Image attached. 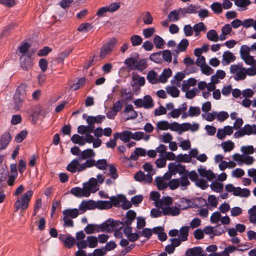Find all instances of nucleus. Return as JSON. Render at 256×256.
Segmentation results:
<instances>
[{"label":"nucleus","mask_w":256,"mask_h":256,"mask_svg":"<svg viewBox=\"0 0 256 256\" xmlns=\"http://www.w3.org/2000/svg\"><path fill=\"white\" fill-rule=\"evenodd\" d=\"M26 84H21L16 88L13 96L14 109L16 110H20L23 106L24 102L26 98Z\"/></svg>","instance_id":"1"},{"label":"nucleus","mask_w":256,"mask_h":256,"mask_svg":"<svg viewBox=\"0 0 256 256\" xmlns=\"http://www.w3.org/2000/svg\"><path fill=\"white\" fill-rule=\"evenodd\" d=\"M80 210L77 208H68L64 210L62 213L63 226L64 227L72 228L74 226L72 218H75L80 214Z\"/></svg>","instance_id":"2"},{"label":"nucleus","mask_w":256,"mask_h":256,"mask_svg":"<svg viewBox=\"0 0 256 256\" xmlns=\"http://www.w3.org/2000/svg\"><path fill=\"white\" fill-rule=\"evenodd\" d=\"M33 194L32 190H28L21 197L17 199L14 204L15 212H18L20 209L22 210H26L28 206L29 202Z\"/></svg>","instance_id":"3"},{"label":"nucleus","mask_w":256,"mask_h":256,"mask_svg":"<svg viewBox=\"0 0 256 256\" xmlns=\"http://www.w3.org/2000/svg\"><path fill=\"white\" fill-rule=\"evenodd\" d=\"M230 72L235 74L234 79L236 81L244 80L246 76V68L242 66V64H232L230 66Z\"/></svg>","instance_id":"4"},{"label":"nucleus","mask_w":256,"mask_h":256,"mask_svg":"<svg viewBox=\"0 0 256 256\" xmlns=\"http://www.w3.org/2000/svg\"><path fill=\"white\" fill-rule=\"evenodd\" d=\"M254 134H256V125L246 124L242 128L234 132V136L236 138H238L245 135L250 136Z\"/></svg>","instance_id":"5"},{"label":"nucleus","mask_w":256,"mask_h":256,"mask_svg":"<svg viewBox=\"0 0 256 256\" xmlns=\"http://www.w3.org/2000/svg\"><path fill=\"white\" fill-rule=\"evenodd\" d=\"M117 40L115 38H113L111 39L109 42L106 44L104 45L100 52V58L101 59H103L106 56L110 54V52L112 50L114 46L116 44Z\"/></svg>","instance_id":"6"},{"label":"nucleus","mask_w":256,"mask_h":256,"mask_svg":"<svg viewBox=\"0 0 256 256\" xmlns=\"http://www.w3.org/2000/svg\"><path fill=\"white\" fill-rule=\"evenodd\" d=\"M168 168L170 172L173 175H175L176 173L182 175L187 172L184 166L180 164H176L175 162L170 163L168 166Z\"/></svg>","instance_id":"7"},{"label":"nucleus","mask_w":256,"mask_h":256,"mask_svg":"<svg viewBox=\"0 0 256 256\" xmlns=\"http://www.w3.org/2000/svg\"><path fill=\"white\" fill-rule=\"evenodd\" d=\"M134 178L136 181L143 184H150L152 181L151 174H145L142 170H139L134 174Z\"/></svg>","instance_id":"8"},{"label":"nucleus","mask_w":256,"mask_h":256,"mask_svg":"<svg viewBox=\"0 0 256 256\" xmlns=\"http://www.w3.org/2000/svg\"><path fill=\"white\" fill-rule=\"evenodd\" d=\"M96 208V202L93 200H82L78 206L80 214L84 213L86 210Z\"/></svg>","instance_id":"9"},{"label":"nucleus","mask_w":256,"mask_h":256,"mask_svg":"<svg viewBox=\"0 0 256 256\" xmlns=\"http://www.w3.org/2000/svg\"><path fill=\"white\" fill-rule=\"evenodd\" d=\"M200 6L196 4H190L187 7L179 8V12L182 17H185L186 14H196L198 10L200 9Z\"/></svg>","instance_id":"10"},{"label":"nucleus","mask_w":256,"mask_h":256,"mask_svg":"<svg viewBox=\"0 0 256 256\" xmlns=\"http://www.w3.org/2000/svg\"><path fill=\"white\" fill-rule=\"evenodd\" d=\"M20 64L24 70H28L33 65L31 57L29 56L23 55L20 58Z\"/></svg>","instance_id":"11"},{"label":"nucleus","mask_w":256,"mask_h":256,"mask_svg":"<svg viewBox=\"0 0 256 256\" xmlns=\"http://www.w3.org/2000/svg\"><path fill=\"white\" fill-rule=\"evenodd\" d=\"M131 134L132 132L130 131L126 130L122 132L115 133L114 134V140L120 138L124 142H128L131 138Z\"/></svg>","instance_id":"12"},{"label":"nucleus","mask_w":256,"mask_h":256,"mask_svg":"<svg viewBox=\"0 0 256 256\" xmlns=\"http://www.w3.org/2000/svg\"><path fill=\"white\" fill-rule=\"evenodd\" d=\"M12 139V136L10 132H5L2 134L0 138V151L5 149Z\"/></svg>","instance_id":"13"},{"label":"nucleus","mask_w":256,"mask_h":256,"mask_svg":"<svg viewBox=\"0 0 256 256\" xmlns=\"http://www.w3.org/2000/svg\"><path fill=\"white\" fill-rule=\"evenodd\" d=\"M122 112L124 114H129L126 120L134 119L138 116L137 112L134 110L133 106L131 104L127 105Z\"/></svg>","instance_id":"14"},{"label":"nucleus","mask_w":256,"mask_h":256,"mask_svg":"<svg viewBox=\"0 0 256 256\" xmlns=\"http://www.w3.org/2000/svg\"><path fill=\"white\" fill-rule=\"evenodd\" d=\"M180 213V209L176 206H166L162 208V214L164 216L172 215L176 216L178 215Z\"/></svg>","instance_id":"15"},{"label":"nucleus","mask_w":256,"mask_h":256,"mask_svg":"<svg viewBox=\"0 0 256 256\" xmlns=\"http://www.w3.org/2000/svg\"><path fill=\"white\" fill-rule=\"evenodd\" d=\"M136 218V212L133 210H129L126 215L125 220H123L125 225H131Z\"/></svg>","instance_id":"16"},{"label":"nucleus","mask_w":256,"mask_h":256,"mask_svg":"<svg viewBox=\"0 0 256 256\" xmlns=\"http://www.w3.org/2000/svg\"><path fill=\"white\" fill-rule=\"evenodd\" d=\"M96 154L94 150L90 148H87L81 152L78 158L80 160H86L92 158L95 156Z\"/></svg>","instance_id":"17"},{"label":"nucleus","mask_w":256,"mask_h":256,"mask_svg":"<svg viewBox=\"0 0 256 256\" xmlns=\"http://www.w3.org/2000/svg\"><path fill=\"white\" fill-rule=\"evenodd\" d=\"M80 160L78 158L74 159L67 166L66 170L72 174L77 172L78 166L79 165V161Z\"/></svg>","instance_id":"18"},{"label":"nucleus","mask_w":256,"mask_h":256,"mask_svg":"<svg viewBox=\"0 0 256 256\" xmlns=\"http://www.w3.org/2000/svg\"><path fill=\"white\" fill-rule=\"evenodd\" d=\"M198 172L202 176L206 178L210 181L214 178V174L210 170H206V168H200L198 169Z\"/></svg>","instance_id":"19"},{"label":"nucleus","mask_w":256,"mask_h":256,"mask_svg":"<svg viewBox=\"0 0 256 256\" xmlns=\"http://www.w3.org/2000/svg\"><path fill=\"white\" fill-rule=\"evenodd\" d=\"M125 198V196L122 194H118L116 196H112L110 198V202L112 206L118 207L120 206V203Z\"/></svg>","instance_id":"20"},{"label":"nucleus","mask_w":256,"mask_h":256,"mask_svg":"<svg viewBox=\"0 0 256 256\" xmlns=\"http://www.w3.org/2000/svg\"><path fill=\"white\" fill-rule=\"evenodd\" d=\"M84 231L87 234H93L94 232H100V226L95 224H88L84 228Z\"/></svg>","instance_id":"21"},{"label":"nucleus","mask_w":256,"mask_h":256,"mask_svg":"<svg viewBox=\"0 0 256 256\" xmlns=\"http://www.w3.org/2000/svg\"><path fill=\"white\" fill-rule=\"evenodd\" d=\"M112 218H108L100 226V232L110 231L112 230Z\"/></svg>","instance_id":"22"},{"label":"nucleus","mask_w":256,"mask_h":256,"mask_svg":"<svg viewBox=\"0 0 256 256\" xmlns=\"http://www.w3.org/2000/svg\"><path fill=\"white\" fill-rule=\"evenodd\" d=\"M147 62L146 59H141L138 61L135 64L134 68H132V70H137L140 72H142L146 68Z\"/></svg>","instance_id":"23"},{"label":"nucleus","mask_w":256,"mask_h":256,"mask_svg":"<svg viewBox=\"0 0 256 256\" xmlns=\"http://www.w3.org/2000/svg\"><path fill=\"white\" fill-rule=\"evenodd\" d=\"M188 231L189 228L187 226H182L180 228L178 238H180L182 242L186 241L188 240Z\"/></svg>","instance_id":"24"},{"label":"nucleus","mask_w":256,"mask_h":256,"mask_svg":"<svg viewBox=\"0 0 256 256\" xmlns=\"http://www.w3.org/2000/svg\"><path fill=\"white\" fill-rule=\"evenodd\" d=\"M149 58L155 63L158 64L162 63L161 51L151 54L149 56Z\"/></svg>","instance_id":"25"},{"label":"nucleus","mask_w":256,"mask_h":256,"mask_svg":"<svg viewBox=\"0 0 256 256\" xmlns=\"http://www.w3.org/2000/svg\"><path fill=\"white\" fill-rule=\"evenodd\" d=\"M166 90L167 93L173 98H178L180 95V90L176 86H167Z\"/></svg>","instance_id":"26"},{"label":"nucleus","mask_w":256,"mask_h":256,"mask_svg":"<svg viewBox=\"0 0 256 256\" xmlns=\"http://www.w3.org/2000/svg\"><path fill=\"white\" fill-rule=\"evenodd\" d=\"M112 208V204L109 201L98 200L96 202V208L100 210L109 209Z\"/></svg>","instance_id":"27"},{"label":"nucleus","mask_w":256,"mask_h":256,"mask_svg":"<svg viewBox=\"0 0 256 256\" xmlns=\"http://www.w3.org/2000/svg\"><path fill=\"white\" fill-rule=\"evenodd\" d=\"M184 77L185 74L184 73L182 72H178L174 76V80H171V83L177 86H180V82L184 78Z\"/></svg>","instance_id":"28"},{"label":"nucleus","mask_w":256,"mask_h":256,"mask_svg":"<svg viewBox=\"0 0 256 256\" xmlns=\"http://www.w3.org/2000/svg\"><path fill=\"white\" fill-rule=\"evenodd\" d=\"M162 52V62H164L170 63L172 60V54L171 52L168 50H166Z\"/></svg>","instance_id":"29"},{"label":"nucleus","mask_w":256,"mask_h":256,"mask_svg":"<svg viewBox=\"0 0 256 256\" xmlns=\"http://www.w3.org/2000/svg\"><path fill=\"white\" fill-rule=\"evenodd\" d=\"M202 253V248L195 247L188 249L186 252V256H198Z\"/></svg>","instance_id":"30"},{"label":"nucleus","mask_w":256,"mask_h":256,"mask_svg":"<svg viewBox=\"0 0 256 256\" xmlns=\"http://www.w3.org/2000/svg\"><path fill=\"white\" fill-rule=\"evenodd\" d=\"M221 146L224 152H229L234 149V144L232 142L228 140L222 142Z\"/></svg>","instance_id":"31"},{"label":"nucleus","mask_w":256,"mask_h":256,"mask_svg":"<svg viewBox=\"0 0 256 256\" xmlns=\"http://www.w3.org/2000/svg\"><path fill=\"white\" fill-rule=\"evenodd\" d=\"M163 179L160 176H157L155 178V182L159 190H164L168 187V184L164 182Z\"/></svg>","instance_id":"32"},{"label":"nucleus","mask_w":256,"mask_h":256,"mask_svg":"<svg viewBox=\"0 0 256 256\" xmlns=\"http://www.w3.org/2000/svg\"><path fill=\"white\" fill-rule=\"evenodd\" d=\"M71 140L74 144L82 146L84 145V137L78 134H74L71 138Z\"/></svg>","instance_id":"33"},{"label":"nucleus","mask_w":256,"mask_h":256,"mask_svg":"<svg viewBox=\"0 0 256 256\" xmlns=\"http://www.w3.org/2000/svg\"><path fill=\"white\" fill-rule=\"evenodd\" d=\"M130 40L132 46H140L142 42V38L140 36L136 34H134L130 38Z\"/></svg>","instance_id":"34"},{"label":"nucleus","mask_w":256,"mask_h":256,"mask_svg":"<svg viewBox=\"0 0 256 256\" xmlns=\"http://www.w3.org/2000/svg\"><path fill=\"white\" fill-rule=\"evenodd\" d=\"M193 30L195 32V36H198L201 31H206V28L202 22H200L195 24L193 26Z\"/></svg>","instance_id":"35"},{"label":"nucleus","mask_w":256,"mask_h":256,"mask_svg":"<svg viewBox=\"0 0 256 256\" xmlns=\"http://www.w3.org/2000/svg\"><path fill=\"white\" fill-rule=\"evenodd\" d=\"M206 37L208 40L212 42H218V37L216 30H210L206 34Z\"/></svg>","instance_id":"36"},{"label":"nucleus","mask_w":256,"mask_h":256,"mask_svg":"<svg viewBox=\"0 0 256 256\" xmlns=\"http://www.w3.org/2000/svg\"><path fill=\"white\" fill-rule=\"evenodd\" d=\"M154 42L157 48H162L164 44L163 38L158 35H156L154 38Z\"/></svg>","instance_id":"37"},{"label":"nucleus","mask_w":256,"mask_h":256,"mask_svg":"<svg viewBox=\"0 0 256 256\" xmlns=\"http://www.w3.org/2000/svg\"><path fill=\"white\" fill-rule=\"evenodd\" d=\"M70 192L78 198L84 196V192L82 188L80 187H74L71 188Z\"/></svg>","instance_id":"38"},{"label":"nucleus","mask_w":256,"mask_h":256,"mask_svg":"<svg viewBox=\"0 0 256 256\" xmlns=\"http://www.w3.org/2000/svg\"><path fill=\"white\" fill-rule=\"evenodd\" d=\"M210 8L214 14H220L222 12V4L218 2H213L210 5Z\"/></svg>","instance_id":"39"},{"label":"nucleus","mask_w":256,"mask_h":256,"mask_svg":"<svg viewBox=\"0 0 256 256\" xmlns=\"http://www.w3.org/2000/svg\"><path fill=\"white\" fill-rule=\"evenodd\" d=\"M144 108H152L154 106V102L152 97L147 95L144 96Z\"/></svg>","instance_id":"40"},{"label":"nucleus","mask_w":256,"mask_h":256,"mask_svg":"<svg viewBox=\"0 0 256 256\" xmlns=\"http://www.w3.org/2000/svg\"><path fill=\"white\" fill-rule=\"evenodd\" d=\"M156 76L157 74L156 72L152 70L148 72L146 78L152 84H156L158 82Z\"/></svg>","instance_id":"41"},{"label":"nucleus","mask_w":256,"mask_h":256,"mask_svg":"<svg viewBox=\"0 0 256 256\" xmlns=\"http://www.w3.org/2000/svg\"><path fill=\"white\" fill-rule=\"evenodd\" d=\"M223 60L226 62L227 64H229L230 62H234L236 58L234 54L229 51L225 52L222 55Z\"/></svg>","instance_id":"42"},{"label":"nucleus","mask_w":256,"mask_h":256,"mask_svg":"<svg viewBox=\"0 0 256 256\" xmlns=\"http://www.w3.org/2000/svg\"><path fill=\"white\" fill-rule=\"evenodd\" d=\"M210 187L213 191L217 192H221L223 190L224 185L222 183L215 182L210 185Z\"/></svg>","instance_id":"43"},{"label":"nucleus","mask_w":256,"mask_h":256,"mask_svg":"<svg viewBox=\"0 0 256 256\" xmlns=\"http://www.w3.org/2000/svg\"><path fill=\"white\" fill-rule=\"evenodd\" d=\"M179 14H180V12H179V8L178 10H173L171 11L168 16L169 20L171 22H176L178 20H179Z\"/></svg>","instance_id":"44"},{"label":"nucleus","mask_w":256,"mask_h":256,"mask_svg":"<svg viewBox=\"0 0 256 256\" xmlns=\"http://www.w3.org/2000/svg\"><path fill=\"white\" fill-rule=\"evenodd\" d=\"M108 166L106 159L98 160L96 162V166L99 170H105Z\"/></svg>","instance_id":"45"},{"label":"nucleus","mask_w":256,"mask_h":256,"mask_svg":"<svg viewBox=\"0 0 256 256\" xmlns=\"http://www.w3.org/2000/svg\"><path fill=\"white\" fill-rule=\"evenodd\" d=\"M200 114V110L199 107L190 106L188 110V115L190 117L198 116Z\"/></svg>","instance_id":"46"},{"label":"nucleus","mask_w":256,"mask_h":256,"mask_svg":"<svg viewBox=\"0 0 256 256\" xmlns=\"http://www.w3.org/2000/svg\"><path fill=\"white\" fill-rule=\"evenodd\" d=\"M188 44L189 42L188 40L186 38H183L178 46V50L180 52H184L186 50Z\"/></svg>","instance_id":"47"},{"label":"nucleus","mask_w":256,"mask_h":256,"mask_svg":"<svg viewBox=\"0 0 256 256\" xmlns=\"http://www.w3.org/2000/svg\"><path fill=\"white\" fill-rule=\"evenodd\" d=\"M93 26L89 23H82L78 28L79 32H87L92 30Z\"/></svg>","instance_id":"48"},{"label":"nucleus","mask_w":256,"mask_h":256,"mask_svg":"<svg viewBox=\"0 0 256 256\" xmlns=\"http://www.w3.org/2000/svg\"><path fill=\"white\" fill-rule=\"evenodd\" d=\"M214 235L216 236H220L224 233L226 228L225 226H222L220 224L216 225L214 228Z\"/></svg>","instance_id":"49"},{"label":"nucleus","mask_w":256,"mask_h":256,"mask_svg":"<svg viewBox=\"0 0 256 256\" xmlns=\"http://www.w3.org/2000/svg\"><path fill=\"white\" fill-rule=\"evenodd\" d=\"M88 246L90 248H96L98 245V238L94 236H90L87 238Z\"/></svg>","instance_id":"50"},{"label":"nucleus","mask_w":256,"mask_h":256,"mask_svg":"<svg viewBox=\"0 0 256 256\" xmlns=\"http://www.w3.org/2000/svg\"><path fill=\"white\" fill-rule=\"evenodd\" d=\"M250 49L248 46L246 45L242 46L240 49V54L242 58L250 55Z\"/></svg>","instance_id":"51"},{"label":"nucleus","mask_w":256,"mask_h":256,"mask_svg":"<svg viewBox=\"0 0 256 256\" xmlns=\"http://www.w3.org/2000/svg\"><path fill=\"white\" fill-rule=\"evenodd\" d=\"M156 126L160 130H166L169 129L170 124L167 121L162 120L157 123Z\"/></svg>","instance_id":"52"},{"label":"nucleus","mask_w":256,"mask_h":256,"mask_svg":"<svg viewBox=\"0 0 256 256\" xmlns=\"http://www.w3.org/2000/svg\"><path fill=\"white\" fill-rule=\"evenodd\" d=\"M86 82V78H79L76 83L74 84L72 86V88L74 90H77L82 87Z\"/></svg>","instance_id":"53"},{"label":"nucleus","mask_w":256,"mask_h":256,"mask_svg":"<svg viewBox=\"0 0 256 256\" xmlns=\"http://www.w3.org/2000/svg\"><path fill=\"white\" fill-rule=\"evenodd\" d=\"M180 186L179 179L174 178L170 180L168 184L170 188L172 190H174L178 188Z\"/></svg>","instance_id":"54"},{"label":"nucleus","mask_w":256,"mask_h":256,"mask_svg":"<svg viewBox=\"0 0 256 256\" xmlns=\"http://www.w3.org/2000/svg\"><path fill=\"white\" fill-rule=\"evenodd\" d=\"M28 132L26 130H23L18 134L16 138L15 141L18 143L21 142L26 136Z\"/></svg>","instance_id":"55"},{"label":"nucleus","mask_w":256,"mask_h":256,"mask_svg":"<svg viewBox=\"0 0 256 256\" xmlns=\"http://www.w3.org/2000/svg\"><path fill=\"white\" fill-rule=\"evenodd\" d=\"M179 182L181 186H188L190 184L186 174L182 175L181 178L179 179Z\"/></svg>","instance_id":"56"},{"label":"nucleus","mask_w":256,"mask_h":256,"mask_svg":"<svg viewBox=\"0 0 256 256\" xmlns=\"http://www.w3.org/2000/svg\"><path fill=\"white\" fill-rule=\"evenodd\" d=\"M82 190L84 192V196L85 197L89 196L90 192H92V190H94L91 187L90 185L87 182L84 184Z\"/></svg>","instance_id":"57"},{"label":"nucleus","mask_w":256,"mask_h":256,"mask_svg":"<svg viewBox=\"0 0 256 256\" xmlns=\"http://www.w3.org/2000/svg\"><path fill=\"white\" fill-rule=\"evenodd\" d=\"M195 184L202 190H206L208 186L207 182L203 179H198L196 180Z\"/></svg>","instance_id":"58"},{"label":"nucleus","mask_w":256,"mask_h":256,"mask_svg":"<svg viewBox=\"0 0 256 256\" xmlns=\"http://www.w3.org/2000/svg\"><path fill=\"white\" fill-rule=\"evenodd\" d=\"M155 32L154 28H149L143 30L142 34L146 38H150Z\"/></svg>","instance_id":"59"},{"label":"nucleus","mask_w":256,"mask_h":256,"mask_svg":"<svg viewBox=\"0 0 256 256\" xmlns=\"http://www.w3.org/2000/svg\"><path fill=\"white\" fill-rule=\"evenodd\" d=\"M124 101L122 100H118L116 102H114L113 104L112 108L114 110V111H115L116 113H118L120 112L123 106Z\"/></svg>","instance_id":"60"},{"label":"nucleus","mask_w":256,"mask_h":256,"mask_svg":"<svg viewBox=\"0 0 256 256\" xmlns=\"http://www.w3.org/2000/svg\"><path fill=\"white\" fill-rule=\"evenodd\" d=\"M250 0H235L234 4L241 8H245L250 4Z\"/></svg>","instance_id":"61"},{"label":"nucleus","mask_w":256,"mask_h":256,"mask_svg":"<svg viewBox=\"0 0 256 256\" xmlns=\"http://www.w3.org/2000/svg\"><path fill=\"white\" fill-rule=\"evenodd\" d=\"M112 230H121L122 227L125 225L123 222L120 220H114L112 219Z\"/></svg>","instance_id":"62"},{"label":"nucleus","mask_w":256,"mask_h":256,"mask_svg":"<svg viewBox=\"0 0 256 256\" xmlns=\"http://www.w3.org/2000/svg\"><path fill=\"white\" fill-rule=\"evenodd\" d=\"M75 242L76 240L74 238L70 236L66 238L64 240L65 246L68 248H71L75 244Z\"/></svg>","instance_id":"63"},{"label":"nucleus","mask_w":256,"mask_h":256,"mask_svg":"<svg viewBox=\"0 0 256 256\" xmlns=\"http://www.w3.org/2000/svg\"><path fill=\"white\" fill-rule=\"evenodd\" d=\"M240 150L245 154H250L254 152V148L252 146H242Z\"/></svg>","instance_id":"64"}]
</instances>
